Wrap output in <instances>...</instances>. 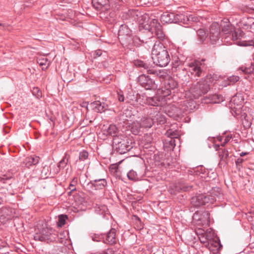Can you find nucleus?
I'll list each match as a JSON object with an SVG mask.
<instances>
[{
	"instance_id": "1",
	"label": "nucleus",
	"mask_w": 254,
	"mask_h": 254,
	"mask_svg": "<svg viewBox=\"0 0 254 254\" xmlns=\"http://www.w3.org/2000/svg\"><path fill=\"white\" fill-rule=\"evenodd\" d=\"M152 59L154 64L161 67L167 65L171 60L166 48L159 42H156L153 46Z\"/></svg>"
},
{
	"instance_id": "2",
	"label": "nucleus",
	"mask_w": 254,
	"mask_h": 254,
	"mask_svg": "<svg viewBox=\"0 0 254 254\" xmlns=\"http://www.w3.org/2000/svg\"><path fill=\"white\" fill-rule=\"evenodd\" d=\"M141 20H143V21L140 24L144 25L146 29L154 33L158 39L163 41L166 39V36L163 30L162 26L157 19L151 18L148 15L145 14L141 16Z\"/></svg>"
},
{
	"instance_id": "3",
	"label": "nucleus",
	"mask_w": 254,
	"mask_h": 254,
	"mask_svg": "<svg viewBox=\"0 0 254 254\" xmlns=\"http://www.w3.org/2000/svg\"><path fill=\"white\" fill-rule=\"evenodd\" d=\"M34 240L40 241H47L48 243L59 240L58 232L51 228H43L39 233H36Z\"/></svg>"
},
{
	"instance_id": "4",
	"label": "nucleus",
	"mask_w": 254,
	"mask_h": 254,
	"mask_svg": "<svg viewBox=\"0 0 254 254\" xmlns=\"http://www.w3.org/2000/svg\"><path fill=\"white\" fill-rule=\"evenodd\" d=\"M132 147V141L126 137L124 139L120 138L119 136H116L113 138V148L121 154L127 152Z\"/></svg>"
},
{
	"instance_id": "5",
	"label": "nucleus",
	"mask_w": 254,
	"mask_h": 254,
	"mask_svg": "<svg viewBox=\"0 0 254 254\" xmlns=\"http://www.w3.org/2000/svg\"><path fill=\"white\" fill-rule=\"evenodd\" d=\"M205 61V59H202L200 61L195 60L189 64V71L191 75L195 77H199L204 75L205 64L204 62Z\"/></svg>"
},
{
	"instance_id": "6",
	"label": "nucleus",
	"mask_w": 254,
	"mask_h": 254,
	"mask_svg": "<svg viewBox=\"0 0 254 254\" xmlns=\"http://www.w3.org/2000/svg\"><path fill=\"white\" fill-rule=\"evenodd\" d=\"M209 89V85L208 82L205 79H202L197 82L191 90L194 97L198 98L207 93Z\"/></svg>"
},
{
	"instance_id": "7",
	"label": "nucleus",
	"mask_w": 254,
	"mask_h": 254,
	"mask_svg": "<svg viewBox=\"0 0 254 254\" xmlns=\"http://www.w3.org/2000/svg\"><path fill=\"white\" fill-rule=\"evenodd\" d=\"M139 84L146 90H155L158 88V84L149 76L142 74L138 77Z\"/></svg>"
},
{
	"instance_id": "8",
	"label": "nucleus",
	"mask_w": 254,
	"mask_h": 254,
	"mask_svg": "<svg viewBox=\"0 0 254 254\" xmlns=\"http://www.w3.org/2000/svg\"><path fill=\"white\" fill-rule=\"evenodd\" d=\"M210 201V196L205 194H198L191 197L190 203L194 207L205 205Z\"/></svg>"
},
{
	"instance_id": "9",
	"label": "nucleus",
	"mask_w": 254,
	"mask_h": 254,
	"mask_svg": "<svg viewBox=\"0 0 254 254\" xmlns=\"http://www.w3.org/2000/svg\"><path fill=\"white\" fill-rule=\"evenodd\" d=\"M220 27L218 23H212L209 28V39L212 44H214L220 38Z\"/></svg>"
},
{
	"instance_id": "10",
	"label": "nucleus",
	"mask_w": 254,
	"mask_h": 254,
	"mask_svg": "<svg viewBox=\"0 0 254 254\" xmlns=\"http://www.w3.org/2000/svg\"><path fill=\"white\" fill-rule=\"evenodd\" d=\"M178 83L173 79H169L165 81L164 87L162 88L161 93L164 97L170 95L171 94V90L177 88Z\"/></svg>"
},
{
	"instance_id": "11",
	"label": "nucleus",
	"mask_w": 254,
	"mask_h": 254,
	"mask_svg": "<svg viewBox=\"0 0 254 254\" xmlns=\"http://www.w3.org/2000/svg\"><path fill=\"white\" fill-rule=\"evenodd\" d=\"M116 0H92V3L97 10H100L103 8L107 10L110 8V4L116 3Z\"/></svg>"
},
{
	"instance_id": "12",
	"label": "nucleus",
	"mask_w": 254,
	"mask_h": 254,
	"mask_svg": "<svg viewBox=\"0 0 254 254\" xmlns=\"http://www.w3.org/2000/svg\"><path fill=\"white\" fill-rule=\"evenodd\" d=\"M178 16L179 15H175L174 13L165 12L161 15L160 20L164 24L177 23L179 21Z\"/></svg>"
},
{
	"instance_id": "13",
	"label": "nucleus",
	"mask_w": 254,
	"mask_h": 254,
	"mask_svg": "<svg viewBox=\"0 0 254 254\" xmlns=\"http://www.w3.org/2000/svg\"><path fill=\"white\" fill-rule=\"evenodd\" d=\"M107 185L105 179H96L91 181L87 184L88 188L94 190H101L104 188Z\"/></svg>"
},
{
	"instance_id": "14",
	"label": "nucleus",
	"mask_w": 254,
	"mask_h": 254,
	"mask_svg": "<svg viewBox=\"0 0 254 254\" xmlns=\"http://www.w3.org/2000/svg\"><path fill=\"white\" fill-rule=\"evenodd\" d=\"M104 235L103 243L110 245H113L117 243L116 230L111 228L109 232Z\"/></svg>"
},
{
	"instance_id": "15",
	"label": "nucleus",
	"mask_w": 254,
	"mask_h": 254,
	"mask_svg": "<svg viewBox=\"0 0 254 254\" xmlns=\"http://www.w3.org/2000/svg\"><path fill=\"white\" fill-rule=\"evenodd\" d=\"M134 64L136 67L143 68L144 70H146L148 74H157V71L152 67V65L150 64L147 63L137 60L134 61Z\"/></svg>"
},
{
	"instance_id": "16",
	"label": "nucleus",
	"mask_w": 254,
	"mask_h": 254,
	"mask_svg": "<svg viewBox=\"0 0 254 254\" xmlns=\"http://www.w3.org/2000/svg\"><path fill=\"white\" fill-rule=\"evenodd\" d=\"M192 186L183 182H179L174 186V192L189 191L192 190Z\"/></svg>"
},
{
	"instance_id": "17",
	"label": "nucleus",
	"mask_w": 254,
	"mask_h": 254,
	"mask_svg": "<svg viewBox=\"0 0 254 254\" xmlns=\"http://www.w3.org/2000/svg\"><path fill=\"white\" fill-rule=\"evenodd\" d=\"M218 153L220 158L218 166L220 168H222L227 164V158L229 156L228 151L225 149H220Z\"/></svg>"
},
{
	"instance_id": "18",
	"label": "nucleus",
	"mask_w": 254,
	"mask_h": 254,
	"mask_svg": "<svg viewBox=\"0 0 254 254\" xmlns=\"http://www.w3.org/2000/svg\"><path fill=\"white\" fill-rule=\"evenodd\" d=\"M153 113L151 112L150 115H152L154 123L157 122L159 124H163L165 123V117L158 110L157 108H153Z\"/></svg>"
},
{
	"instance_id": "19",
	"label": "nucleus",
	"mask_w": 254,
	"mask_h": 254,
	"mask_svg": "<svg viewBox=\"0 0 254 254\" xmlns=\"http://www.w3.org/2000/svg\"><path fill=\"white\" fill-rule=\"evenodd\" d=\"M91 105L98 113L105 112L108 109V105L105 103H102L99 101H96L91 103Z\"/></svg>"
},
{
	"instance_id": "20",
	"label": "nucleus",
	"mask_w": 254,
	"mask_h": 254,
	"mask_svg": "<svg viewBox=\"0 0 254 254\" xmlns=\"http://www.w3.org/2000/svg\"><path fill=\"white\" fill-rule=\"evenodd\" d=\"M163 99L160 96H155L152 97H148L146 99V103L152 106H161Z\"/></svg>"
},
{
	"instance_id": "21",
	"label": "nucleus",
	"mask_w": 254,
	"mask_h": 254,
	"mask_svg": "<svg viewBox=\"0 0 254 254\" xmlns=\"http://www.w3.org/2000/svg\"><path fill=\"white\" fill-rule=\"evenodd\" d=\"M131 35V31L128 27L126 25H122L119 30V36L121 39H124L126 37H130Z\"/></svg>"
},
{
	"instance_id": "22",
	"label": "nucleus",
	"mask_w": 254,
	"mask_h": 254,
	"mask_svg": "<svg viewBox=\"0 0 254 254\" xmlns=\"http://www.w3.org/2000/svg\"><path fill=\"white\" fill-rule=\"evenodd\" d=\"M39 157L38 156H30L26 157L23 162L24 165L28 168L35 165L39 163Z\"/></svg>"
},
{
	"instance_id": "23",
	"label": "nucleus",
	"mask_w": 254,
	"mask_h": 254,
	"mask_svg": "<svg viewBox=\"0 0 254 254\" xmlns=\"http://www.w3.org/2000/svg\"><path fill=\"white\" fill-rule=\"evenodd\" d=\"M175 146V139L173 137H168L163 142L164 148L167 151L173 150Z\"/></svg>"
},
{
	"instance_id": "24",
	"label": "nucleus",
	"mask_w": 254,
	"mask_h": 254,
	"mask_svg": "<svg viewBox=\"0 0 254 254\" xmlns=\"http://www.w3.org/2000/svg\"><path fill=\"white\" fill-rule=\"evenodd\" d=\"M150 117H142L140 121V123L142 125V128H150L154 124V120L152 118V115Z\"/></svg>"
},
{
	"instance_id": "25",
	"label": "nucleus",
	"mask_w": 254,
	"mask_h": 254,
	"mask_svg": "<svg viewBox=\"0 0 254 254\" xmlns=\"http://www.w3.org/2000/svg\"><path fill=\"white\" fill-rule=\"evenodd\" d=\"M37 63L42 67L43 70L47 69L50 64V61L46 57L38 59Z\"/></svg>"
},
{
	"instance_id": "26",
	"label": "nucleus",
	"mask_w": 254,
	"mask_h": 254,
	"mask_svg": "<svg viewBox=\"0 0 254 254\" xmlns=\"http://www.w3.org/2000/svg\"><path fill=\"white\" fill-rule=\"evenodd\" d=\"M222 26V32L225 34H231V33L234 31V27L230 23H224Z\"/></svg>"
},
{
	"instance_id": "27",
	"label": "nucleus",
	"mask_w": 254,
	"mask_h": 254,
	"mask_svg": "<svg viewBox=\"0 0 254 254\" xmlns=\"http://www.w3.org/2000/svg\"><path fill=\"white\" fill-rule=\"evenodd\" d=\"M153 42V41H152L151 39H149V40H148L146 42H144L143 40L140 39V38L137 36H135L133 38V42L134 44L136 46H138L141 45L142 44L145 43L146 44H148V46L150 47V45L151 44V45H152Z\"/></svg>"
},
{
	"instance_id": "28",
	"label": "nucleus",
	"mask_w": 254,
	"mask_h": 254,
	"mask_svg": "<svg viewBox=\"0 0 254 254\" xmlns=\"http://www.w3.org/2000/svg\"><path fill=\"white\" fill-rule=\"evenodd\" d=\"M69 158V155L65 153L63 158L60 161L58 166L57 173L61 169H64L67 164Z\"/></svg>"
},
{
	"instance_id": "29",
	"label": "nucleus",
	"mask_w": 254,
	"mask_h": 254,
	"mask_svg": "<svg viewBox=\"0 0 254 254\" xmlns=\"http://www.w3.org/2000/svg\"><path fill=\"white\" fill-rule=\"evenodd\" d=\"M142 127V125L140 122H134L131 124L130 130L134 134H137Z\"/></svg>"
},
{
	"instance_id": "30",
	"label": "nucleus",
	"mask_w": 254,
	"mask_h": 254,
	"mask_svg": "<svg viewBox=\"0 0 254 254\" xmlns=\"http://www.w3.org/2000/svg\"><path fill=\"white\" fill-rule=\"evenodd\" d=\"M239 69L245 74H251L254 71V64L251 63V65L242 66Z\"/></svg>"
},
{
	"instance_id": "31",
	"label": "nucleus",
	"mask_w": 254,
	"mask_h": 254,
	"mask_svg": "<svg viewBox=\"0 0 254 254\" xmlns=\"http://www.w3.org/2000/svg\"><path fill=\"white\" fill-rule=\"evenodd\" d=\"M197 34L198 39L202 42L204 41L208 37V34L206 33V31L203 29L200 28L197 31Z\"/></svg>"
},
{
	"instance_id": "32",
	"label": "nucleus",
	"mask_w": 254,
	"mask_h": 254,
	"mask_svg": "<svg viewBox=\"0 0 254 254\" xmlns=\"http://www.w3.org/2000/svg\"><path fill=\"white\" fill-rule=\"evenodd\" d=\"M137 16L136 14V12L134 10H128V11L126 13H124L122 16V17L124 19H127L130 18H134V16Z\"/></svg>"
},
{
	"instance_id": "33",
	"label": "nucleus",
	"mask_w": 254,
	"mask_h": 254,
	"mask_svg": "<svg viewBox=\"0 0 254 254\" xmlns=\"http://www.w3.org/2000/svg\"><path fill=\"white\" fill-rule=\"evenodd\" d=\"M118 130L117 127L116 126L114 125H111L109 127L107 131L108 133L111 135V136H113L114 138L116 136H117L116 135V133Z\"/></svg>"
},
{
	"instance_id": "34",
	"label": "nucleus",
	"mask_w": 254,
	"mask_h": 254,
	"mask_svg": "<svg viewBox=\"0 0 254 254\" xmlns=\"http://www.w3.org/2000/svg\"><path fill=\"white\" fill-rule=\"evenodd\" d=\"M91 237L92 240L94 242H103L104 240V235L103 234H91Z\"/></svg>"
},
{
	"instance_id": "35",
	"label": "nucleus",
	"mask_w": 254,
	"mask_h": 254,
	"mask_svg": "<svg viewBox=\"0 0 254 254\" xmlns=\"http://www.w3.org/2000/svg\"><path fill=\"white\" fill-rule=\"evenodd\" d=\"M77 180L76 178H74L71 181L68 187V189L70 190V191L68 192V195H71L72 191L76 190L75 186L77 184Z\"/></svg>"
},
{
	"instance_id": "36",
	"label": "nucleus",
	"mask_w": 254,
	"mask_h": 254,
	"mask_svg": "<svg viewBox=\"0 0 254 254\" xmlns=\"http://www.w3.org/2000/svg\"><path fill=\"white\" fill-rule=\"evenodd\" d=\"M67 216L64 215H60L59 216L57 225L58 227H62L65 224V220L67 219Z\"/></svg>"
},
{
	"instance_id": "37",
	"label": "nucleus",
	"mask_w": 254,
	"mask_h": 254,
	"mask_svg": "<svg viewBox=\"0 0 254 254\" xmlns=\"http://www.w3.org/2000/svg\"><path fill=\"white\" fill-rule=\"evenodd\" d=\"M166 134L168 136V137H173L174 139L177 138L178 136L179 135L178 132L177 130L173 131L171 129L167 130Z\"/></svg>"
},
{
	"instance_id": "38",
	"label": "nucleus",
	"mask_w": 254,
	"mask_h": 254,
	"mask_svg": "<svg viewBox=\"0 0 254 254\" xmlns=\"http://www.w3.org/2000/svg\"><path fill=\"white\" fill-rule=\"evenodd\" d=\"M222 96L220 95L215 94L212 96V99L209 102L212 103H219L220 101H222Z\"/></svg>"
},
{
	"instance_id": "39",
	"label": "nucleus",
	"mask_w": 254,
	"mask_h": 254,
	"mask_svg": "<svg viewBox=\"0 0 254 254\" xmlns=\"http://www.w3.org/2000/svg\"><path fill=\"white\" fill-rule=\"evenodd\" d=\"M88 152L85 150H83L79 153V160L83 161L86 160L88 157Z\"/></svg>"
},
{
	"instance_id": "40",
	"label": "nucleus",
	"mask_w": 254,
	"mask_h": 254,
	"mask_svg": "<svg viewBox=\"0 0 254 254\" xmlns=\"http://www.w3.org/2000/svg\"><path fill=\"white\" fill-rule=\"evenodd\" d=\"M127 175L128 178L130 180H135L138 178L136 172L133 170H130Z\"/></svg>"
},
{
	"instance_id": "41",
	"label": "nucleus",
	"mask_w": 254,
	"mask_h": 254,
	"mask_svg": "<svg viewBox=\"0 0 254 254\" xmlns=\"http://www.w3.org/2000/svg\"><path fill=\"white\" fill-rule=\"evenodd\" d=\"M202 234L204 236V237H206V238H207V240L208 241L209 240H211L212 238L213 233H212L211 231H209L208 230H207L203 233H202Z\"/></svg>"
},
{
	"instance_id": "42",
	"label": "nucleus",
	"mask_w": 254,
	"mask_h": 254,
	"mask_svg": "<svg viewBox=\"0 0 254 254\" xmlns=\"http://www.w3.org/2000/svg\"><path fill=\"white\" fill-rule=\"evenodd\" d=\"M244 160L241 158H239L235 161V163H236V165L237 166V168L239 170H240L242 168V164L243 162H244Z\"/></svg>"
},
{
	"instance_id": "43",
	"label": "nucleus",
	"mask_w": 254,
	"mask_h": 254,
	"mask_svg": "<svg viewBox=\"0 0 254 254\" xmlns=\"http://www.w3.org/2000/svg\"><path fill=\"white\" fill-rule=\"evenodd\" d=\"M32 93L33 94L35 95L37 98L41 97L42 95L41 91H40L38 87L34 88Z\"/></svg>"
},
{
	"instance_id": "44",
	"label": "nucleus",
	"mask_w": 254,
	"mask_h": 254,
	"mask_svg": "<svg viewBox=\"0 0 254 254\" xmlns=\"http://www.w3.org/2000/svg\"><path fill=\"white\" fill-rule=\"evenodd\" d=\"M94 254H114V251L112 249H108L102 252H97Z\"/></svg>"
},
{
	"instance_id": "45",
	"label": "nucleus",
	"mask_w": 254,
	"mask_h": 254,
	"mask_svg": "<svg viewBox=\"0 0 254 254\" xmlns=\"http://www.w3.org/2000/svg\"><path fill=\"white\" fill-rule=\"evenodd\" d=\"M239 79H240V78L239 76H234V75L230 76L228 78L230 82L232 84H234V83H236V82H237L238 81H239Z\"/></svg>"
},
{
	"instance_id": "46",
	"label": "nucleus",
	"mask_w": 254,
	"mask_h": 254,
	"mask_svg": "<svg viewBox=\"0 0 254 254\" xmlns=\"http://www.w3.org/2000/svg\"><path fill=\"white\" fill-rule=\"evenodd\" d=\"M188 19L189 21H192V22H196L198 21V17L194 16L192 14L190 15L188 17Z\"/></svg>"
},
{
	"instance_id": "47",
	"label": "nucleus",
	"mask_w": 254,
	"mask_h": 254,
	"mask_svg": "<svg viewBox=\"0 0 254 254\" xmlns=\"http://www.w3.org/2000/svg\"><path fill=\"white\" fill-rule=\"evenodd\" d=\"M103 51L101 50H97L94 51L93 53V57L94 58H97L98 57H99L102 55Z\"/></svg>"
},
{
	"instance_id": "48",
	"label": "nucleus",
	"mask_w": 254,
	"mask_h": 254,
	"mask_svg": "<svg viewBox=\"0 0 254 254\" xmlns=\"http://www.w3.org/2000/svg\"><path fill=\"white\" fill-rule=\"evenodd\" d=\"M232 38L234 40H236L240 38L241 35L240 33L239 34H238L237 32L234 31L231 33Z\"/></svg>"
},
{
	"instance_id": "49",
	"label": "nucleus",
	"mask_w": 254,
	"mask_h": 254,
	"mask_svg": "<svg viewBox=\"0 0 254 254\" xmlns=\"http://www.w3.org/2000/svg\"><path fill=\"white\" fill-rule=\"evenodd\" d=\"M206 237H204V236L201 234V236H199V239L202 243H206L208 242V241L207 240V238H206Z\"/></svg>"
},
{
	"instance_id": "50",
	"label": "nucleus",
	"mask_w": 254,
	"mask_h": 254,
	"mask_svg": "<svg viewBox=\"0 0 254 254\" xmlns=\"http://www.w3.org/2000/svg\"><path fill=\"white\" fill-rule=\"evenodd\" d=\"M0 26H2L3 27V30H9V27H10L9 25L0 23Z\"/></svg>"
},
{
	"instance_id": "51",
	"label": "nucleus",
	"mask_w": 254,
	"mask_h": 254,
	"mask_svg": "<svg viewBox=\"0 0 254 254\" xmlns=\"http://www.w3.org/2000/svg\"><path fill=\"white\" fill-rule=\"evenodd\" d=\"M205 232V231L202 229H198L197 230H196V233L197 234L198 236H201V234Z\"/></svg>"
},
{
	"instance_id": "52",
	"label": "nucleus",
	"mask_w": 254,
	"mask_h": 254,
	"mask_svg": "<svg viewBox=\"0 0 254 254\" xmlns=\"http://www.w3.org/2000/svg\"><path fill=\"white\" fill-rule=\"evenodd\" d=\"M118 99L120 102H123L124 101V96L123 94H118Z\"/></svg>"
},
{
	"instance_id": "53",
	"label": "nucleus",
	"mask_w": 254,
	"mask_h": 254,
	"mask_svg": "<svg viewBox=\"0 0 254 254\" xmlns=\"http://www.w3.org/2000/svg\"><path fill=\"white\" fill-rule=\"evenodd\" d=\"M6 211H8V209L7 207H3L1 209V211L2 212L5 213V214L6 215H9V213L8 212H7Z\"/></svg>"
},
{
	"instance_id": "54",
	"label": "nucleus",
	"mask_w": 254,
	"mask_h": 254,
	"mask_svg": "<svg viewBox=\"0 0 254 254\" xmlns=\"http://www.w3.org/2000/svg\"><path fill=\"white\" fill-rule=\"evenodd\" d=\"M229 139L228 138H226L225 139V141L221 144L222 146H224L225 144L228 142Z\"/></svg>"
},
{
	"instance_id": "55",
	"label": "nucleus",
	"mask_w": 254,
	"mask_h": 254,
	"mask_svg": "<svg viewBox=\"0 0 254 254\" xmlns=\"http://www.w3.org/2000/svg\"><path fill=\"white\" fill-rule=\"evenodd\" d=\"M214 148L216 150L218 151L219 152V150L221 149L220 148V145H215Z\"/></svg>"
},
{
	"instance_id": "56",
	"label": "nucleus",
	"mask_w": 254,
	"mask_h": 254,
	"mask_svg": "<svg viewBox=\"0 0 254 254\" xmlns=\"http://www.w3.org/2000/svg\"><path fill=\"white\" fill-rule=\"evenodd\" d=\"M62 2H64L65 3H70L72 0H60Z\"/></svg>"
},
{
	"instance_id": "57",
	"label": "nucleus",
	"mask_w": 254,
	"mask_h": 254,
	"mask_svg": "<svg viewBox=\"0 0 254 254\" xmlns=\"http://www.w3.org/2000/svg\"><path fill=\"white\" fill-rule=\"evenodd\" d=\"M248 152H242L240 153V155L241 157H243L247 154H248Z\"/></svg>"
},
{
	"instance_id": "58",
	"label": "nucleus",
	"mask_w": 254,
	"mask_h": 254,
	"mask_svg": "<svg viewBox=\"0 0 254 254\" xmlns=\"http://www.w3.org/2000/svg\"><path fill=\"white\" fill-rule=\"evenodd\" d=\"M87 106V102H83L82 105H81L82 107H86Z\"/></svg>"
},
{
	"instance_id": "59",
	"label": "nucleus",
	"mask_w": 254,
	"mask_h": 254,
	"mask_svg": "<svg viewBox=\"0 0 254 254\" xmlns=\"http://www.w3.org/2000/svg\"><path fill=\"white\" fill-rule=\"evenodd\" d=\"M249 9L248 10V12H250V11L254 10V7H250Z\"/></svg>"
},
{
	"instance_id": "60",
	"label": "nucleus",
	"mask_w": 254,
	"mask_h": 254,
	"mask_svg": "<svg viewBox=\"0 0 254 254\" xmlns=\"http://www.w3.org/2000/svg\"><path fill=\"white\" fill-rule=\"evenodd\" d=\"M232 112H234L236 115H238L239 114V113H237V111H234V110H232Z\"/></svg>"
},
{
	"instance_id": "61",
	"label": "nucleus",
	"mask_w": 254,
	"mask_h": 254,
	"mask_svg": "<svg viewBox=\"0 0 254 254\" xmlns=\"http://www.w3.org/2000/svg\"><path fill=\"white\" fill-rule=\"evenodd\" d=\"M235 99H236V97H233V98L231 100V102H234Z\"/></svg>"
},
{
	"instance_id": "62",
	"label": "nucleus",
	"mask_w": 254,
	"mask_h": 254,
	"mask_svg": "<svg viewBox=\"0 0 254 254\" xmlns=\"http://www.w3.org/2000/svg\"><path fill=\"white\" fill-rule=\"evenodd\" d=\"M3 200L1 197H0V204L2 203Z\"/></svg>"
},
{
	"instance_id": "63",
	"label": "nucleus",
	"mask_w": 254,
	"mask_h": 254,
	"mask_svg": "<svg viewBox=\"0 0 254 254\" xmlns=\"http://www.w3.org/2000/svg\"><path fill=\"white\" fill-rule=\"evenodd\" d=\"M215 244L218 245H220V244L219 243L215 242Z\"/></svg>"
},
{
	"instance_id": "64",
	"label": "nucleus",
	"mask_w": 254,
	"mask_h": 254,
	"mask_svg": "<svg viewBox=\"0 0 254 254\" xmlns=\"http://www.w3.org/2000/svg\"><path fill=\"white\" fill-rule=\"evenodd\" d=\"M251 213L254 214V209L251 211Z\"/></svg>"
}]
</instances>
